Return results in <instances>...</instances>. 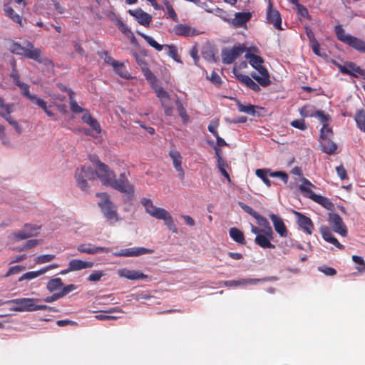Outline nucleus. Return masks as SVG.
<instances>
[{
  "instance_id": "obj_1",
  "label": "nucleus",
  "mask_w": 365,
  "mask_h": 365,
  "mask_svg": "<svg viewBox=\"0 0 365 365\" xmlns=\"http://www.w3.org/2000/svg\"><path fill=\"white\" fill-rule=\"evenodd\" d=\"M96 172V177L100 179L103 185L110 186L128 196L133 195L134 186L129 181L125 173H120L118 178L115 179L114 172L101 162H98V168Z\"/></svg>"
},
{
  "instance_id": "obj_2",
  "label": "nucleus",
  "mask_w": 365,
  "mask_h": 365,
  "mask_svg": "<svg viewBox=\"0 0 365 365\" xmlns=\"http://www.w3.org/2000/svg\"><path fill=\"white\" fill-rule=\"evenodd\" d=\"M245 57L249 60L250 64L256 70L250 73V76L261 86H269L272 81L268 71L262 66L264 62L262 58L250 52H247Z\"/></svg>"
},
{
  "instance_id": "obj_3",
  "label": "nucleus",
  "mask_w": 365,
  "mask_h": 365,
  "mask_svg": "<svg viewBox=\"0 0 365 365\" xmlns=\"http://www.w3.org/2000/svg\"><path fill=\"white\" fill-rule=\"evenodd\" d=\"M8 48L14 54L24 56L39 63L42 61L41 49L36 48L29 41H26L24 45L11 42Z\"/></svg>"
},
{
  "instance_id": "obj_4",
  "label": "nucleus",
  "mask_w": 365,
  "mask_h": 365,
  "mask_svg": "<svg viewBox=\"0 0 365 365\" xmlns=\"http://www.w3.org/2000/svg\"><path fill=\"white\" fill-rule=\"evenodd\" d=\"M251 232L256 235L255 243L263 249H274L275 245L271 241L274 238L273 231H261L257 226L251 225Z\"/></svg>"
},
{
  "instance_id": "obj_5",
  "label": "nucleus",
  "mask_w": 365,
  "mask_h": 365,
  "mask_svg": "<svg viewBox=\"0 0 365 365\" xmlns=\"http://www.w3.org/2000/svg\"><path fill=\"white\" fill-rule=\"evenodd\" d=\"M96 196L101 198L98 205L101 207L104 217L110 223L118 220V214L114 205L109 200L108 195L106 193H97Z\"/></svg>"
},
{
  "instance_id": "obj_6",
  "label": "nucleus",
  "mask_w": 365,
  "mask_h": 365,
  "mask_svg": "<svg viewBox=\"0 0 365 365\" xmlns=\"http://www.w3.org/2000/svg\"><path fill=\"white\" fill-rule=\"evenodd\" d=\"M96 178V172L91 167L84 165L77 169L75 173V179L78 187L83 191L88 188L87 180H93Z\"/></svg>"
},
{
  "instance_id": "obj_7",
  "label": "nucleus",
  "mask_w": 365,
  "mask_h": 365,
  "mask_svg": "<svg viewBox=\"0 0 365 365\" xmlns=\"http://www.w3.org/2000/svg\"><path fill=\"white\" fill-rule=\"evenodd\" d=\"M245 51L246 47L243 44L235 45L232 48H225L221 51L222 61L225 64H231Z\"/></svg>"
},
{
  "instance_id": "obj_8",
  "label": "nucleus",
  "mask_w": 365,
  "mask_h": 365,
  "mask_svg": "<svg viewBox=\"0 0 365 365\" xmlns=\"http://www.w3.org/2000/svg\"><path fill=\"white\" fill-rule=\"evenodd\" d=\"M139 34L145 39V41L153 48H155L157 51H160L165 47L168 49V54L173 58L176 62L182 63L180 57L178 54V49L175 46L173 45H160L151 36L140 34Z\"/></svg>"
},
{
  "instance_id": "obj_9",
  "label": "nucleus",
  "mask_w": 365,
  "mask_h": 365,
  "mask_svg": "<svg viewBox=\"0 0 365 365\" xmlns=\"http://www.w3.org/2000/svg\"><path fill=\"white\" fill-rule=\"evenodd\" d=\"M41 299L37 298H18L14 299L8 300V302L14 304V306L10 308L11 311L15 312H34L33 303L39 302Z\"/></svg>"
},
{
  "instance_id": "obj_10",
  "label": "nucleus",
  "mask_w": 365,
  "mask_h": 365,
  "mask_svg": "<svg viewBox=\"0 0 365 365\" xmlns=\"http://www.w3.org/2000/svg\"><path fill=\"white\" fill-rule=\"evenodd\" d=\"M39 230L40 227L38 225L25 224L21 230L14 232L11 234V237L14 241L26 240L36 236Z\"/></svg>"
},
{
  "instance_id": "obj_11",
  "label": "nucleus",
  "mask_w": 365,
  "mask_h": 365,
  "mask_svg": "<svg viewBox=\"0 0 365 365\" xmlns=\"http://www.w3.org/2000/svg\"><path fill=\"white\" fill-rule=\"evenodd\" d=\"M14 111V105L11 103H5L3 98H0V115L3 117L11 125H12L16 132L21 133V128L18 123L14 120L10 113Z\"/></svg>"
},
{
  "instance_id": "obj_12",
  "label": "nucleus",
  "mask_w": 365,
  "mask_h": 365,
  "mask_svg": "<svg viewBox=\"0 0 365 365\" xmlns=\"http://www.w3.org/2000/svg\"><path fill=\"white\" fill-rule=\"evenodd\" d=\"M328 221L332 230L342 237L347 235V228L342 218L336 213H329Z\"/></svg>"
},
{
  "instance_id": "obj_13",
  "label": "nucleus",
  "mask_w": 365,
  "mask_h": 365,
  "mask_svg": "<svg viewBox=\"0 0 365 365\" xmlns=\"http://www.w3.org/2000/svg\"><path fill=\"white\" fill-rule=\"evenodd\" d=\"M269 280H277L275 277H265L262 279L247 278L240 279L238 280H229L223 282V284L227 287H245L250 285H256L260 282H265Z\"/></svg>"
},
{
  "instance_id": "obj_14",
  "label": "nucleus",
  "mask_w": 365,
  "mask_h": 365,
  "mask_svg": "<svg viewBox=\"0 0 365 365\" xmlns=\"http://www.w3.org/2000/svg\"><path fill=\"white\" fill-rule=\"evenodd\" d=\"M154 250L141 247H134L130 248L122 249L114 252L113 255L115 257H137L143 255L152 254Z\"/></svg>"
},
{
  "instance_id": "obj_15",
  "label": "nucleus",
  "mask_w": 365,
  "mask_h": 365,
  "mask_svg": "<svg viewBox=\"0 0 365 365\" xmlns=\"http://www.w3.org/2000/svg\"><path fill=\"white\" fill-rule=\"evenodd\" d=\"M155 93L161 102L163 108H164L165 114L166 115L171 116L173 113V107L172 106L170 95L161 87L155 88Z\"/></svg>"
},
{
  "instance_id": "obj_16",
  "label": "nucleus",
  "mask_w": 365,
  "mask_h": 365,
  "mask_svg": "<svg viewBox=\"0 0 365 365\" xmlns=\"http://www.w3.org/2000/svg\"><path fill=\"white\" fill-rule=\"evenodd\" d=\"M120 277H124L129 280L146 279L148 275L139 270L128 269L127 268L119 269L117 272Z\"/></svg>"
},
{
  "instance_id": "obj_17",
  "label": "nucleus",
  "mask_w": 365,
  "mask_h": 365,
  "mask_svg": "<svg viewBox=\"0 0 365 365\" xmlns=\"http://www.w3.org/2000/svg\"><path fill=\"white\" fill-rule=\"evenodd\" d=\"M267 19L269 23L272 24L274 27L278 30H283L282 28V19L279 12L273 9L272 3L269 2L267 12Z\"/></svg>"
},
{
  "instance_id": "obj_18",
  "label": "nucleus",
  "mask_w": 365,
  "mask_h": 365,
  "mask_svg": "<svg viewBox=\"0 0 365 365\" xmlns=\"http://www.w3.org/2000/svg\"><path fill=\"white\" fill-rule=\"evenodd\" d=\"M173 32L178 36H182L185 37L195 36L200 34V32L195 28L183 24L175 25L173 28Z\"/></svg>"
},
{
  "instance_id": "obj_19",
  "label": "nucleus",
  "mask_w": 365,
  "mask_h": 365,
  "mask_svg": "<svg viewBox=\"0 0 365 365\" xmlns=\"http://www.w3.org/2000/svg\"><path fill=\"white\" fill-rule=\"evenodd\" d=\"M141 203L144 206L145 212L156 219H159L160 216L162 215L165 210L163 208L155 206L153 202L148 198H143Z\"/></svg>"
},
{
  "instance_id": "obj_20",
  "label": "nucleus",
  "mask_w": 365,
  "mask_h": 365,
  "mask_svg": "<svg viewBox=\"0 0 365 365\" xmlns=\"http://www.w3.org/2000/svg\"><path fill=\"white\" fill-rule=\"evenodd\" d=\"M294 213L297 217V223L299 226L308 235H311L312 233V230L314 228L313 223L311 219L303 214L294 211Z\"/></svg>"
},
{
  "instance_id": "obj_21",
  "label": "nucleus",
  "mask_w": 365,
  "mask_h": 365,
  "mask_svg": "<svg viewBox=\"0 0 365 365\" xmlns=\"http://www.w3.org/2000/svg\"><path fill=\"white\" fill-rule=\"evenodd\" d=\"M269 216L272 222L274 230L279 235L280 237H287L288 231L282 219L273 213L269 214Z\"/></svg>"
},
{
  "instance_id": "obj_22",
  "label": "nucleus",
  "mask_w": 365,
  "mask_h": 365,
  "mask_svg": "<svg viewBox=\"0 0 365 365\" xmlns=\"http://www.w3.org/2000/svg\"><path fill=\"white\" fill-rule=\"evenodd\" d=\"M77 250L81 253L95 255L103 252H109L110 248L97 247L91 244H81L77 247Z\"/></svg>"
},
{
  "instance_id": "obj_23",
  "label": "nucleus",
  "mask_w": 365,
  "mask_h": 365,
  "mask_svg": "<svg viewBox=\"0 0 365 365\" xmlns=\"http://www.w3.org/2000/svg\"><path fill=\"white\" fill-rule=\"evenodd\" d=\"M129 14L135 17L138 23L143 26H148L151 21L152 17L148 13L142 9L129 10Z\"/></svg>"
},
{
  "instance_id": "obj_24",
  "label": "nucleus",
  "mask_w": 365,
  "mask_h": 365,
  "mask_svg": "<svg viewBox=\"0 0 365 365\" xmlns=\"http://www.w3.org/2000/svg\"><path fill=\"white\" fill-rule=\"evenodd\" d=\"M69 269L75 272L80 271L82 269L92 268L94 266V263L93 262L89 261H83L81 259H71L68 262Z\"/></svg>"
},
{
  "instance_id": "obj_25",
  "label": "nucleus",
  "mask_w": 365,
  "mask_h": 365,
  "mask_svg": "<svg viewBox=\"0 0 365 365\" xmlns=\"http://www.w3.org/2000/svg\"><path fill=\"white\" fill-rule=\"evenodd\" d=\"M169 156L173 160V166L176 171L178 172L179 177L182 179L184 178V171L181 166L182 156L180 153L175 150H171L169 152Z\"/></svg>"
},
{
  "instance_id": "obj_26",
  "label": "nucleus",
  "mask_w": 365,
  "mask_h": 365,
  "mask_svg": "<svg viewBox=\"0 0 365 365\" xmlns=\"http://www.w3.org/2000/svg\"><path fill=\"white\" fill-rule=\"evenodd\" d=\"M299 188L305 197L310 198L312 200H314V196L317 195L312 191V188H315V186L304 178L302 179V184L299 185Z\"/></svg>"
},
{
  "instance_id": "obj_27",
  "label": "nucleus",
  "mask_w": 365,
  "mask_h": 365,
  "mask_svg": "<svg viewBox=\"0 0 365 365\" xmlns=\"http://www.w3.org/2000/svg\"><path fill=\"white\" fill-rule=\"evenodd\" d=\"M320 232L325 241L334 245L340 250L344 249V246L339 242L336 238L334 237L327 227H321Z\"/></svg>"
},
{
  "instance_id": "obj_28",
  "label": "nucleus",
  "mask_w": 365,
  "mask_h": 365,
  "mask_svg": "<svg viewBox=\"0 0 365 365\" xmlns=\"http://www.w3.org/2000/svg\"><path fill=\"white\" fill-rule=\"evenodd\" d=\"M253 78L250 77L246 75L240 74L237 76V79L245 86L249 88L250 89L252 90L255 92H259L260 91V86L257 82H255L252 80Z\"/></svg>"
},
{
  "instance_id": "obj_29",
  "label": "nucleus",
  "mask_w": 365,
  "mask_h": 365,
  "mask_svg": "<svg viewBox=\"0 0 365 365\" xmlns=\"http://www.w3.org/2000/svg\"><path fill=\"white\" fill-rule=\"evenodd\" d=\"M320 145L323 152L328 155L334 154L337 148V145L334 143L331 138H324L320 140Z\"/></svg>"
},
{
  "instance_id": "obj_30",
  "label": "nucleus",
  "mask_w": 365,
  "mask_h": 365,
  "mask_svg": "<svg viewBox=\"0 0 365 365\" xmlns=\"http://www.w3.org/2000/svg\"><path fill=\"white\" fill-rule=\"evenodd\" d=\"M82 120L89 125L91 128L95 130L97 133H100L101 131V126L98 121L94 119L88 110L85 111V113L82 116Z\"/></svg>"
},
{
  "instance_id": "obj_31",
  "label": "nucleus",
  "mask_w": 365,
  "mask_h": 365,
  "mask_svg": "<svg viewBox=\"0 0 365 365\" xmlns=\"http://www.w3.org/2000/svg\"><path fill=\"white\" fill-rule=\"evenodd\" d=\"M158 220H162L164 221V224L168 227L169 230H170L173 233L178 232V228L174 222L173 217L170 214L165 210L162 215L160 216Z\"/></svg>"
},
{
  "instance_id": "obj_32",
  "label": "nucleus",
  "mask_w": 365,
  "mask_h": 365,
  "mask_svg": "<svg viewBox=\"0 0 365 365\" xmlns=\"http://www.w3.org/2000/svg\"><path fill=\"white\" fill-rule=\"evenodd\" d=\"M215 153H216V155H217V168H218V169L220 170L221 174L227 179L228 182H230L231 180H230V175H229L228 173L226 170V168L228 167L227 163L220 156V150L219 149L215 148Z\"/></svg>"
},
{
  "instance_id": "obj_33",
  "label": "nucleus",
  "mask_w": 365,
  "mask_h": 365,
  "mask_svg": "<svg viewBox=\"0 0 365 365\" xmlns=\"http://www.w3.org/2000/svg\"><path fill=\"white\" fill-rule=\"evenodd\" d=\"M112 66L113 67L115 72L121 78L125 79H129L131 78L123 63H120L118 61H112Z\"/></svg>"
},
{
  "instance_id": "obj_34",
  "label": "nucleus",
  "mask_w": 365,
  "mask_h": 365,
  "mask_svg": "<svg viewBox=\"0 0 365 365\" xmlns=\"http://www.w3.org/2000/svg\"><path fill=\"white\" fill-rule=\"evenodd\" d=\"M250 17L251 14L250 13H237L233 19V24L237 26H242L250 19Z\"/></svg>"
},
{
  "instance_id": "obj_35",
  "label": "nucleus",
  "mask_w": 365,
  "mask_h": 365,
  "mask_svg": "<svg viewBox=\"0 0 365 365\" xmlns=\"http://www.w3.org/2000/svg\"><path fill=\"white\" fill-rule=\"evenodd\" d=\"M229 234L230 237L236 242L242 245L245 244L244 234L240 230L236 227H232L229 230Z\"/></svg>"
},
{
  "instance_id": "obj_36",
  "label": "nucleus",
  "mask_w": 365,
  "mask_h": 365,
  "mask_svg": "<svg viewBox=\"0 0 365 365\" xmlns=\"http://www.w3.org/2000/svg\"><path fill=\"white\" fill-rule=\"evenodd\" d=\"M335 32L339 41L349 45V42L351 40L352 36L346 34L341 25L335 26Z\"/></svg>"
},
{
  "instance_id": "obj_37",
  "label": "nucleus",
  "mask_w": 365,
  "mask_h": 365,
  "mask_svg": "<svg viewBox=\"0 0 365 365\" xmlns=\"http://www.w3.org/2000/svg\"><path fill=\"white\" fill-rule=\"evenodd\" d=\"M313 201L321 205L328 210L332 211L334 209V205L332 203V202L327 197H323L322 195H317L314 196Z\"/></svg>"
},
{
  "instance_id": "obj_38",
  "label": "nucleus",
  "mask_w": 365,
  "mask_h": 365,
  "mask_svg": "<svg viewBox=\"0 0 365 365\" xmlns=\"http://www.w3.org/2000/svg\"><path fill=\"white\" fill-rule=\"evenodd\" d=\"M6 16L10 18L13 21L22 26V18L11 7L6 6L4 9Z\"/></svg>"
},
{
  "instance_id": "obj_39",
  "label": "nucleus",
  "mask_w": 365,
  "mask_h": 365,
  "mask_svg": "<svg viewBox=\"0 0 365 365\" xmlns=\"http://www.w3.org/2000/svg\"><path fill=\"white\" fill-rule=\"evenodd\" d=\"M63 286V283L61 278H54L48 282L46 288L50 292H54L55 291L61 289Z\"/></svg>"
},
{
  "instance_id": "obj_40",
  "label": "nucleus",
  "mask_w": 365,
  "mask_h": 365,
  "mask_svg": "<svg viewBox=\"0 0 365 365\" xmlns=\"http://www.w3.org/2000/svg\"><path fill=\"white\" fill-rule=\"evenodd\" d=\"M255 219L257 220L258 225L262 227L260 228L261 231H273L269 222L264 217L257 214Z\"/></svg>"
},
{
  "instance_id": "obj_41",
  "label": "nucleus",
  "mask_w": 365,
  "mask_h": 365,
  "mask_svg": "<svg viewBox=\"0 0 365 365\" xmlns=\"http://www.w3.org/2000/svg\"><path fill=\"white\" fill-rule=\"evenodd\" d=\"M349 46L359 51L365 52V41L354 36H352L351 40L349 42Z\"/></svg>"
},
{
  "instance_id": "obj_42",
  "label": "nucleus",
  "mask_w": 365,
  "mask_h": 365,
  "mask_svg": "<svg viewBox=\"0 0 365 365\" xmlns=\"http://www.w3.org/2000/svg\"><path fill=\"white\" fill-rule=\"evenodd\" d=\"M269 173V170L268 169H257L255 171L256 175L262 179V180L267 187H270L272 185V182L268 178Z\"/></svg>"
},
{
  "instance_id": "obj_43",
  "label": "nucleus",
  "mask_w": 365,
  "mask_h": 365,
  "mask_svg": "<svg viewBox=\"0 0 365 365\" xmlns=\"http://www.w3.org/2000/svg\"><path fill=\"white\" fill-rule=\"evenodd\" d=\"M354 118L358 128L365 133V111L363 110L357 111Z\"/></svg>"
},
{
  "instance_id": "obj_44",
  "label": "nucleus",
  "mask_w": 365,
  "mask_h": 365,
  "mask_svg": "<svg viewBox=\"0 0 365 365\" xmlns=\"http://www.w3.org/2000/svg\"><path fill=\"white\" fill-rule=\"evenodd\" d=\"M352 259L354 262V263L356 264V269L359 272H365V262H364V259L360 256L353 255Z\"/></svg>"
},
{
  "instance_id": "obj_45",
  "label": "nucleus",
  "mask_w": 365,
  "mask_h": 365,
  "mask_svg": "<svg viewBox=\"0 0 365 365\" xmlns=\"http://www.w3.org/2000/svg\"><path fill=\"white\" fill-rule=\"evenodd\" d=\"M238 110L250 115H254L255 113V107L251 104L245 105L242 103L237 104Z\"/></svg>"
},
{
  "instance_id": "obj_46",
  "label": "nucleus",
  "mask_w": 365,
  "mask_h": 365,
  "mask_svg": "<svg viewBox=\"0 0 365 365\" xmlns=\"http://www.w3.org/2000/svg\"><path fill=\"white\" fill-rule=\"evenodd\" d=\"M332 135L331 128L328 125V124H324L320 130V140L331 138Z\"/></svg>"
},
{
  "instance_id": "obj_47",
  "label": "nucleus",
  "mask_w": 365,
  "mask_h": 365,
  "mask_svg": "<svg viewBox=\"0 0 365 365\" xmlns=\"http://www.w3.org/2000/svg\"><path fill=\"white\" fill-rule=\"evenodd\" d=\"M55 257L56 256L54 255H43L38 256L35 259V262L38 264H45L52 261Z\"/></svg>"
},
{
  "instance_id": "obj_48",
  "label": "nucleus",
  "mask_w": 365,
  "mask_h": 365,
  "mask_svg": "<svg viewBox=\"0 0 365 365\" xmlns=\"http://www.w3.org/2000/svg\"><path fill=\"white\" fill-rule=\"evenodd\" d=\"M26 269L24 266L16 265L9 268L7 272L5 274L4 277H9L11 275L20 273L21 272Z\"/></svg>"
},
{
  "instance_id": "obj_49",
  "label": "nucleus",
  "mask_w": 365,
  "mask_h": 365,
  "mask_svg": "<svg viewBox=\"0 0 365 365\" xmlns=\"http://www.w3.org/2000/svg\"><path fill=\"white\" fill-rule=\"evenodd\" d=\"M313 116L317 117L323 125L327 124V122L330 119V116L324 113V112L322 110L316 111L315 113H314Z\"/></svg>"
},
{
  "instance_id": "obj_50",
  "label": "nucleus",
  "mask_w": 365,
  "mask_h": 365,
  "mask_svg": "<svg viewBox=\"0 0 365 365\" xmlns=\"http://www.w3.org/2000/svg\"><path fill=\"white\" fill-rule=\"evenodd\" d=\"M269 176L272 178H279L284 183L288 182V175L282 171L271 172L269 170Z\"/></svg>"
},
{
  "instance_id": "obj_51",
  "label": "nucleus",
  "mask_w": 365,
  "mask_h": 365,
  "mask_svg": "<svg viewBox=\"0 0 365 365\" xmlns=\"http://www.w3.org/2000/svg\"><path fill=\"white\" fill-rule=\"evenodd\" d=\"M39 273L38 271H31L24 274L19 279V282H22L24 280H31L39 277Z\"/></svg>"
},
{
  "instance_id": "obj_52",
  "label": "nucleus",
  "mask_w": 365,
  "mask_h": 365,
  "mask_svg": "<svg viewBox=\"0 0 365 365\" xmlns=\"http://www.w3.org/2000/svg\"><path fill=\"white\" fill-rule=\"evenodd\" d=\"M177 108L179 113L180 116L182 118L184 122H187L189 120V116L186 113L185 109L183 108L182 103L177 101L176 102Z\"/></svg>"
},
{
  "instance_id": "obj_53",
  "label": "nucleus",
  "mask_w": 365,
  "mask_h": 365,
  "mask_svg": "<svg viewBox=\"0 0 365 365\" xmlns=\"http://www.w3.org/2000/svg\"><path fill=\"white\" fill-rule=\"evenodd\" d=\"M104 275L102 271L96 270L93 271L88 277V280L91 282H97L101 281V277Z\"/></svg>"
},
{
  "instance_id": "obj_54",
  "label": "nucleus",
  "mask_w": 365,
  "mask_h": 365,
  "mask_svg": "<svg viewBox=\"0 0 365 365\" xmlns=\"http://www.w3.org/2000/svg\"><path fill=\"white\" fill-rule=\"evenodd\" d=\"M28 99L30 100L34 104L37 105L40 108L45 107V105L46 104V101H44L43 99L40 98L36 95L29 96Z\"/></svg>"
},
{
  "instance_id": "obj_55",
  "label": "nucleus",
  "mask_w": 365,
  "mask_h": 365,
  "mask_svg": "<svg viewBox=\"0 0 365 365\" xmlns=\"http://www.w3.org/2000/svg\"><path fill=\"white\" fill-rule=\"evenodd\" d=\"M349 69L351 70V71L353 73H355L358 76H364L365 74V71L360 68L359 66H356L354 63H348Z\"/></svg>"
},
{
  "instance_id": "obj_56",
  "label": "nucleus",
  "mask_w": 365,
  "mask_h": 365,
  "mask_svg": "<svg viewBox=\"0 0 365 365\" xmlns=\"http://www.w3.org/2000/svg\"><path fill=\"white\" fill-rule=\"evenodd\" d=\"M165 4L169 17L171 18L174 21L177 22L178 21V18L173 6L168 1H166Z\"/></svg>"
},
{
  "instance_id": "obj_57",
  "label": "nucleus",
  "mask_w": 365,
  "mask_h": 365,
  "mask_svg": "<svg viewBox=\"0 0 365 365\" xmlns=\"http://www.w3.org/2000/svg\"><path fill=\"white\" fill-rule=\"evenodd\" d=\"M318 270L327 276H334L336 273L334 268L327 266H320L318 267Z\"/></svg>"
},
{
  "instance_id": "obj_58",
  "label": "nucleus",
  "mask_w": 365,
  "mask_h": 365,
  "mask_svg": "<svg viewBox=\"0 0 365 365\" xmlns=\"http://www.w3.org/2000/svg\"><path fill=\"white\" fill-rule=\"evenodd\" d=\"M37 303L38 302L33 303L34 312L37 311V310H44V311H47V312H56V310L53 307H51L49 306L44 305V304H38Z\"/></svg>"
},
{
  "instance_id": "obj_59",
  "label": "nucleus",
  "mask_w": 365,
  "mask_h": 365,
  "mask_svg": "<svg viewBox=\"0 0 365 365\" xmlns=\"http://www.w3.org/2000/svg\"><path fill=\"white\" fill-rule=\"evenodd\" d=\"M295 5H296V7H297V13L301 16L305 17V18H307V19L309 18L308 10H307V9L305 6H304L303 5H301V4H298V3H297Z\"/></svg>"
},
{
  "instance_id": "obj_60",
  "label": "nucleus",
  "mask_w": 365,
  "mask_h": 365,
  "mask_svg": "<svg viewBox=\"0 0 365 365\" xmlns=\"http://www.w3.org/2000/svg\"><path fill=\"white\" fill-rule=\"evenodd\" d=\"M290 125L294 128L304 130L306 129L305 122L303 119L294 120L290 123Z\"/></svg>"
},
{
  "instance_id": "obj_61",
  "label": "nucleus",
  "mask_w": 365,
  "mask_h": 365,
  "mask_svg": "<svg viewBox=\"0 0 365 365\" xmlns=\"http://www.w3.org/2000/svg\"><path fill=\"white\" fill-rule=\"evenodd\" d=\"M239 205L241 207V208L247 213H248L249 215H250L252 217H253L254 218L255 217V216L258 214L256 211H255L251 207L245 205V203L243 202H239Z\"/></svg>"
},
{
  "instance_id": "obj_62",
  "label": "nucleus",
  "mask_w": 365,
  "mask_h": 365,
  "mask_svg": "<svg viewBox=\"0 0 365 365\" xmlns=\"http://www.w3.org/2000/svg\"><path fill=\"white\" fill-rule=\"evenodd\" d=\"M70 108L71 110L75 113H80L86 111V110L78 105L75 100H72V102L70 103Z\"/></svg>"
},
{
  "instance_id": "obj_63",
  "label": "nucleus",
  "mask_w": 365,
  "mask_h": 365,
  "mask_svg": "<svg viewBox=\"0 0 365 365\" xmlns=\"http://www.w3.org/2000/svg\"><path fill=\"white\" fill-rule=\"evenodd\" d=\"M76 289V286L75 284H69L67 286H65L61 288V291L60 292V294L62 297H65L68 293L73 292Z\"/></svg>"
},
{
  "instance_id": "obj_64",
  "label": "nucleus",
  "mask_w": 365,
  "mask_h": 365,
  "mask_svg": "<svg viewBox=\"0 0 365 365\" xmlns=\"http://www.w3.org/2000/svg\"><path fill=\"white\" fill-rule=\"evenodd\" d=\"M21 91L22 93L28 98L29 96L31 94L29 92V86L23 83V82H19V84L16 85Z\"/></svg>"
}]
</instances>
